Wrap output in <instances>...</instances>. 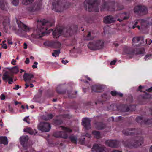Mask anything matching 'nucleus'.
<instances>
[{
  "instance_id": "55",
  "label": "nucleus",
  "mask_w": 152,
  "mask_h": 152,
  "mask_svg": "<svg viewBox=\"0 0 152 152\" xmlns=\"http://www.w3.org/2000/svg\"><path fill=\"white\" fill-rule=\"evenodd\" d=\"M116 62V61L115 60H114L111 62L110 63V65H114L115 64V63Z\"/></svg>"
},
{
  "instance_id": "39",
  "label": "nucleus",
  "mask_w": 152,
  "mask_h": 152,
  "mask_svg": "<svg viewBox=\"0 0 152 152\" xmlns=\"http://www.w3.org/2000/svg\"><path fill=\"white\" fill-rule=\"evenodd\" d=\"M53 123L56 126H59L62 123L63 121L61 119H56L54 120Z\"/></svg>"
},
{
  "instance_id": "11",
  "label": "nucleus",
  "mask_w": 152,
  "mask_h": 152,
  "mask_svg": "<svg viewBox=\"0 0 152 152\" xmlns=\"http://www.w3.org/2000/svg\"><path fill=\"white\" fill-rule=\"evenodd\" d=\"M39 130L42 132H48L51 128V126L48 123L42 122L38 126Z\"/></svg>"
},
{
  "instance_id": "45",
  "label": "nucleus",
  "mask_w": 152,
  "mask_h": 152,
  "mask_svg": "<svg viewBox=\"0 0 152 152\" xmlns=\"http://www.w3.org/2000/svg\"><path fill=\"white\" fill-rule=\"evenodd\" d=\"M34 0H23V4L25 5H27L28 4L32 3Z\"/></svg>"
},
{
  "instance_id": "56",
  "label": "nucleus",
  "mask_w": 152,
  "mask_h": 152,
  "mask_svg": "<svg viewBox=\"0 0 152 152\" xmlns=\"http://www.w3.org/2000/svg\"><path fill=\"white\" fill-rule=\"evenodd\" d=\"M21 86H19L17 85H16L15 87L13 88V89L15 90H18L20 88H21Z\"/></svg>"
},
{
  "instance_id": "17",
  "label": "nucleus",
  "mask_w": 152,
  "mask_h": 152,
  "mask_svg": "<svg viewBox=\"0 0 152 152\" xmlns=\"http://www.w3.org/2000/svg\"><path fill=\"white\" fill-rule=\"evenodd\" d=\"M138 22H140L141 24V28L142 29H145L147 28L149 24L147 22V21L142 19H138L135 22V26H137Z\"/></svg>"
},
{
  "instance_id": "42",
  "label": "nucleus",
  "mask_w": 152,
  "mask_h": 152,
  "mask_svg": "<svg viewBox=\"0 0 152 152\" xmlns=\"http://www.w3.org/2000/svg\"><path fill=\"white\" fill-rule=\"evenodd\" d=\"M68 138L72 142L75 144L77 143V138L75 137L73 135H71L69 136Z\"/></svg>"
},
{
  "instance_id": "32",
  "label": "nucleus",
  "mask_w": 152,
  "mask_h": 152,
  "mask_svg": "<svg viewBox=\"0 0 152 152\" xmlns=\"http://www.w3.org/2000/svg\"><path fill=\"white\" fill-rule=\"evenodd\" d=\"M67 93L68 95V96L69 98H72L75 97L76 96L77 92L76 91L75 93H72V91H67Z\"/></svg>"
},
{
  "instance_id": "61",
  "label": "nucleus",
  "mask_w": 152,
  "mask_h": 152,
  "mask_svg": "<svg viewBox=\"0 0 152 152\" xmlns=\"http://www.w3.org/2000/svg\"><path fill=\"white\" fill-rule=\"evenodd\" d=\"M66 61V62H65V61L64 60H62L61 61V62L63 63V64H66V63H68V61H67V60H66L65 61Z\"/></svg>"
},
{
  "instance_id": "46",
  "label": "nucleus",
  "mask_w": 152,
  "mask_h": 152,
  "mask_svg": "<svg viewBox=\"0 0 152 152\" xmlns=\"http://www.w3.org/2000/svg\"><path fill=\"white\" fill-rule=\"evenodd\" d=\"M53 117V116L52 114H49L45 116L44 119L45 120H49L52 119Z\"/></svg>"
},
{
  "instance_id": "58",
  "label": "nucleus",
  "mask_w": 152,
  "mask_h": 152,
  "mask_svg": "<svg viewBox=\"0 0 152 152\" xmlns=\"http://www.w3.org/2000/svg\"><path fill=\"white\" fill-rule=\"evenodd\" d=\"M146 91L148 92H151L152 91V86L149 88L146 89Z\"/></svg>"
},
{
  "instance_id": "33",
  "label": "nucleus",
  "mask_w": 152,
  "mask_h": 152,
  "mask_svg": "<svg viewBox=\"0 0 152 152\" xmlns=\"http://www.w3.org/2000/svg\"><path fill=\"white\" fill-rule=\"evenodd\" d=\"M110 94L111 95L113 96H117L122 97L123 96V94L115 91H111Z\"/></svg>"
},
{
  "instance_id": "19",
  "label": "nucleus",
  "mask_w": 152,
  "mask_h": 152,
  "mask_svg": "<svg viewBox=\"0 0 152 152\" xmlns=\"http://www.w3.org/2000/svg\"><path fill=\"white\" fill-rule=\"evenodd\" d=\"M63 29L61 28H57L53 32V35L54 38L57 39L61 35Z\"/></svg>"
},
{
  "instance_id": "60",
  "label": "nucleus",
  "mask_w": 152,
  "mask_h": 152,
  "mask_svg": "<svg viewBox=\"0 0 152 152\" xmlns=\"http://www.w3.org/2000/svg\"><path fill=\"white\" fill-rule=\"evenodd\" d=\"M29 62V59L28 58H27L26 59V60L25 61V63L26 64H28Z\"/></svg>"
},
{
  "instance_id": "49",
  "label": "nucleus",
  "mask_w": 152,
  "mask_h": 152,
  "mask_svg": "<svg viewBox=\"0 0 152 152\" xmlns=\"http://www.w3.org/2000/svg\"><path fill=\"white\" fill-rule=\"evenodd\" d=\"M12 2L14 5L16 6L18 5L19 3L18 0H11Z\"/></svg>"
},
{
  "instance_id": "8",
  "label": "nucleus",
  "mask_w": 152,
  "mask_h": 152,
  "mask_svg": "<svg viewBox=\"0 0 152 152\" xmlns=\"http://www.w3.org/2000/svg\"><path fill=\"white\" fill-rule=\"evenodd\" d=\"M122 133L125 135L135 136L141 134V131L140 129H124L122 131Z\"/></svg>"
},
{
  "instance_id": "51",
  "label": "nucleus",
  "mask_w": 152,
  "mask_h": 152,
  "mask_svg": "<svg viewBox=\"0 0 152 152\" xmlns=\"http://www.w3.org/2000/svg\"><path fill=\"white\" fill-rule=\"evenodd\" d=\"M146 42L147 44L150 45L152 43V40L150 39H146Z\"/></svg>"
},
{
  "instance_id": "18",
  "label": "nucleus",
  "mask_w": 152,
  "mask_h": 152,
  "mask_svg": "<svg viewBox=\"0 0 152 152\" xmlns=\"http://www.w3.org/2000/svg\"><path fill=\"white\" fill-rule=\"evenodd\" d=\"M123 53L124 55H134L133 48L129 46H125L124 48Z\"/></svg>"
},
{
  "instance_id": "21",
  "label": "nucleus",
  "mask_w": 152,
  "mask_h": 152,
  "mask_svg": "<svg viewBox=\"0 0 152 152\" xmlns=\"http://www.w3.org/2000/svg\"><path fill=\"white\" fill-rule=\"evenodd\" d=\"M117 109L121 112H126L129 111V108L127 104H121L117 106Z\"/></svg>"
},
{
  "instance_id": "7",
  "label": "nucleus",
  "mask_w": 152,
  "mask_h": 152,
  "mask_svg": "<svg viewBox=\"0 0 152 152\" xmlns=\"http://www.w3.org/2000/svg\"><path fill=\"white\" fill-rule=\"evenodd\" d=\"M61 129L64 131H59L55 132L53 136L57 138H62L66 139L68 137L66 133H70L72 132V130L69 128L64 126H61Z\"/></svg>"
},
{
  "instance_id": "28",
  "label": "nucleus",
  "mask_w": 152,
  "mask_h": 152,
  "mask_svg": "<svg viewBox=\"0 0 152 152\" xmlns=\"http://www.w3.org/2000/svg\"><path fill=\"white\" fill-rule=\"evenodd\" d=\"M10 21L9 18L7 17H5L3 22V25L4 28L7 29V26H10Z\"/></svg>"
},
{
  "instance_id": "1",
  "label": "nucleus",
  "mask_w": 152,
  "mask_h": 152,
  "mask_svg": "<svg viewBox=\"0 0 152 152\" xmlns=\"http://www.w3.org/2000/svg\"><path fill=\"white\" fill-rule=\"evenodd\" d=\"M54 24V22L51 23L45 19H41L38 21L37 27V29L34 34L36 38H39L45 35L46 33H50L53 31L52 29L49 30L48 28L52 26Z\"/></svg>"
},
{
  "instance_id": "57",
  "label": "nucleus",
  "mask_w": 152,
  "mask_h": 152,
  "mask_svg": "<svg viewBox=\"0 0 152 152\" xmlns=\"http://www.w3.org/2000/svg\"><path fill=\"white\" fill-rule=\"evenodd\" d=\"M16 62V61L14 59H12L11 61V63L13 65H16V64L15 63Z\"/></svg>"
},
{
  "instance_id": "44",
  "label": "nucleus",
  "mask_w": 152,
  "mask_h": 152,
  "mask_svg": "<svg viewBox=\"0 0 152 152\" xmlns=\"http://www.w3.org/2000/svg\"><path fill=\"white\" fill-rule=\"evenodd\" d=\"M60 53V50H54V52L52 53V55L53 56L56 57L59 56Z\"/></svg>"
},
{
  "instance_id": "47",
  "label": "nucleus",
  "mask_w": 152,
  "mask_h": 152,
  "mask_svg": "<svg viewBox=\"0 0 152 152\" xmlns=\"http://www.w3.org/2000/svg\"><path fill=\"white\" fill-rule=\"evenodd\" d=\"M53 42L46 41L45 42L44 44L46 46L52 47L53 45Z\"/></svg>"
},
{
  "instance_id": "29",
  "label": "nucleus",
  "mask_w": 152,
  "mask_h": 152,
  "mask_svg": "<svg viewBox=\"0 0 152 152\" xmlns=\"http://www.w3.org/2000/svg\"><path fill=\"white\" fill-rule=\"evenodd\" d=\"M145 50L143 48H133V52L134 54H141L144 53Z\"/></svg>"
},
{
  "instance_id": "6",
  "label": "nucleus",
  "mask_w": 152,
  "mask_h": 152,
  "mask_svg": "<svg viewBox=\"0 0 152 152\" xmlns=\"http://www.w3.org/2000/svg\"><path fill=\"white\" fill-rule=\"evenodd\" d=\"M104 46V42L102 40L93 41L88 43V47L90 49L97 50L102 49Z\"/></svg>"
},
{
  "instance_id": "54",
  "label": "nucleus",
  "mask_w": 152,
  "mask_h": 152,
  "mask_svg": "<svg viewBox=\"0 0 152 152\" xmlns=\"http://www.w3.org/2000/svg\"><path fill=\"white\" fill-rule=\"evenodd\" d=\"M0 98L1 100H4L5 98V96L4 94H2L0 96Z\"/></svg>"
},
{
  "instance_id": "48",
  "label": "nucleus",
  "mask_w": 152,
  "mask_h": 152,
  "mask_svg": "<svg viewBox=\"0 0 152 152\" xmlns=\"http://www.w3.org/2000/svg\"><path fill=\"white\" fill-rule=\"evenodd\" d=\"M56 91L57 92L60 94H64L66 93V91L65 90H59L58 88L56 89Z\"/></svg>"
},
{
  "instance_id": "37",
  "label": "nucleus",
  "mask_w": 152,
  "mask_h": 152,
  "mask_svg": "<svg viewBox=\"0 0 152 152\" xmlns=\"http://www.w3.org/2000/svg\"><path fill=\"white\" fill-rule=\"evenodd\" d=\"M94 38V36L93 34H91V32H89L88 34L86 37L85 39V40H93Z\"/></svg>"
},
{
  "instance_id": "12",
  "label": "nucleus",
  "mask_w": 152,
  "mask_h": 152,
  "mask_svg": "<svg viewBox=\"0 0 152 152\" xmlns=\"http://www.w3.org/2000/svg\"><path fill=\"white\" fill-rule=\"evenodd\" d=\"M136 122L141 125H148L152 124V119H144L142 116H138L136 119Z\"/></svg>"
},
{
  "instance_id": "16",
  "label": "nucleus",
  "mask_w": 152,
  "mask_h": 152,
  "mask_svg": "<svg viewBox=\"0 0 152 152\" xmlns=\"http://www.w3.org/2000/svg\"><path fill=\"white\" fill-rule=\"evenodd\" d=\"M91 120L88 118H84L82 120V124L86 130H88L91 129Z\"/></svg>"
},
{
  "instance_id": "15",
  "label": "nucleus",
  "mask_w": 152,
  "mask_h": 152,
  "mask_svg": "<svg viewBox=\"0 0 152 152\" xmlns=\"http://www.w3.org/2000/svg\"><path fill=\"white\" fill-rule=\"evenodd\" d=\"M105 144L108 146L114 148L118 147L119 142L116 140H107L105 141Z\"/></svg>"
},
{
  "instance_id": "24",
  "label": "nucleus",
  "mask_w": 152,
  "mask_h": 152,
  "mask_svg": "<svg viewBox=\"0 0 152 152\" xmlns=\"http://www.w3.org/2000/svg\"><path fill=\"white\" fill-rule=\"evenodd\" d=\"M8 8L7 3L6 0H0V8L2 10L7 11Z\"/></svg>"
},
{
  "instance_id": "50",
  "label": "nucleus",
  "mask_w": 152,
  "mask_h": 152,
  "mask_svg": "<svg viewBox=\"0 0 152 152\" xmlns=\"http://www.w3.org/2000/svg\"><path fill=\"white\" fill-rule=\"evenodd\" d=\"M152 55V54H150V55H145L144 57V59L145 60H148L149 59L150 57Z\"/></svg>"
},
{
  "instance_id": "22",
  "label": "nucleus",
  "mask_w": 152,
  "mask_h": 152,
  "mask_svg": "<svg viewBox=\"0 0 152 152\" xmlns=\"http://www.w3.org/2000/svg\"><path fill=\"white\" fill-rule=\"evenodd\" d=\"M115 21V19L111 15L106 16L104 18V22L106 24H110Z\"/></svg>"
},
{
  "instance_id": "40",
  "label": "nucleus",
  "mask_w": 152,
  "mask_h": 152,
  "mask_svg": "<svg viewBox=\"0 0 152 152\" xmlns=\"http://www.w3.org/2000/svg\"><path fill=\"white\" fill-rule=\"evenodd\" d=\"M92 133L95 136V137L97 139H99L101 137L100 133L99 131H93Z\"/></svg>"
},
{
  "instance_id": "13",
  "label": "nucleus",
  "mask_w": 152,
  "mask_h": 152,
  "mask_svg": "<svg viewBox=\"0 0 152 152\" xmlns=\"http://www.w3.org/2000/svg\"><path fill=\"white\" fill-rule=\"evenodd\" d=\"M150 95L145 92V94L143 95L140 96L138 98L139 103L140 104H145L147 102L148 99L150 98Z\"/></svg>"
},
{
  "instance_id": "20",
  "label": "nucleus",
  "mask_w": 152,
  "mask_h": 152,
  "mask_svg": "<svg viewBox=\"0 0 152 152\" xmlns=\"http://www.w3.org/2000/svg\"><path fill=\"white\" fill-rule=\"evenodd\" d=\"M20 143L23 146V147L25 148L27 146L28 140V137L27 136H22L20 137Z\"/></svg>"
},
{
  "instance_id": "35",
  "label": "nucleus",
  "mask_w": 152,
  "mask_h": 152,
  "mask_svg": "<svg viewBox=\"0 0 152 152\" xmlns=\"http://www.w3.org/2000/svg\"><path fill=\"white\" fill-rule=\"evenodd\" d=\"M0 144H3L7 145L8 144V141L7 138L6 136H1V139Z\"/></svg>"
},
{
  "instance_id": "30",
  "label": "nucleus",
  "mask_w": 152,
  "mask_h": 152,
  "mask_svg": "<svg viewBox=\"0 0 152 152\" xmlns=\"http://www.w3.org/2000/svg\"><path fill=\"white\" fill-rule=\"evenodd\" d=\"M123 19H118L117 20L119 22H121L123 20H126L129 18V13L128 12H124L122 14Z\"/></svg>"
},
{
  "instance_id": "64",
  "label": "nucleus",
  "mask_w": 152,
  "mask_h": 152,
  "mask_svg": "<svg viewBox=\"0 0 152 152\" xmlns=\"http://www.w3.org/2000/svg\"><path fill=\"white\" fill-rule=\"evenodd\" d=\"M2 47L5 49H7V47L6 44H4L2 46Z\"/></svg>"
},
{
  "instance_id": "9",
  "label": "nucleus",
  "mask_w": 152,
  "mask_h": 152,
  "mask_svg": "<svg viewBox=\"0 0 152 152\" xmlns=\"http://www.w3.org/2000/svg\"><path fill=\"white\" fill-rule=\"evenodd\" d=\"M13 75L8 71H6L3 75L2 80L5 82H8L9 84H11L13 82Z\"/></svg>"
},
{
  "instance_id": "52",
  "label": "nucleus",
  "mask_w": 152,
  "mask_h": 152,
  "mask_svg": "<svg viewBox=\"0 0 152 152\" xmlns=\"http://www.w3.org/2000/svg\"><path fill=\"white\" fill-rule=\"evenodd\" d=\"M102 98L107 99V94L106 93H104L102 95Z\"/></svg>"
},
{
  "instance_id": "23",
  "label": "nucleus",
  "mask_w": 152,
  "mask_h": 152,
  "mask_svg": "<svg viewBox=\"0 0 152 152\" xmlns=\"http://www.w3.org/2000/svg\"><path fill=\"white\" fill-rule=\"evenodd\" d=\"M91 89L93 91L96 92H101L103 91V88L100 85H94L92 86Z\"/></svg>"
},
{
  "instance_id": "14",
  "label": "nucleus",
  "mask_w": 152,
  "mask_h": 152,
  "mask_svg": "<svg viewBox=\"0 0 152 152\" xmlns=\"http://www.w3.org/2000/svg\"><path fill=\"white\" fill-rule=\"evenodd\" d=\"M134 11L135 13L140 12L145 15L147 13L148 10L147 8L144 6H137L134 7Z\"/></svg>"
},
{
  "instance_id": "26",
  "label": "nucleus",
  "mask_w": 152,
  "mask_h": 152,
  "mask_svg": "<svg viewBox=\"0 0 152 152\" xmlns=\"http://www.w3.org/2000/svg\"><path fill=\"white\" fill-rule=\"evenodd\" d=\"M18 24L19 28L21 29L26 31H29L30 28L21 21L18 23Z\"/></svg>"
},
{
  "instance_id": "25",
  "label": "nucleus",
  "mask_w": 152,
  "mask_h": 152,
  "mask_svg": "<svg viewBox=\"0 0 152 152\" xmlns=\"http://www.w3.org/2000/svg\"><path fill=\"white\" fill-rule=\"evenodd\" d=\"M23 77L25 81H30L34 77V75L31 73H25L23 76Z\"/></svg>"
},
{
  "instance_id": "63",
  "label": "nucleus",
  "mask_w": 152,
  "mask_h": 152,
  "mask_svg": "<svg viewBox=\"0 0 152 152\" xmlns=\"http://www.w3.org/2000/svg\"><path fill=\"white\" fill-rule=\"evenodd\" d=\"M28 10L29 11H30L32 12L34 11V8L33 7H29L28 8Z\"/></svg>"
},
{
  "instance_id": "4",
  "label": "nucleus",
  "mask_w": 152,
  "mask_h": 152,
  "mask_svg": "<svg viewBox=\"0 0 152 152\" xmlns=\"http://www.w3.org/2000/svg\"><path fill=\"white\" fill-rule=\"evenodd\" d=\"M143 139L141 136H136L134 138L129 141L126 140L124 142L125 145L129 148H136L141 145L143 143Z\"/></svg>"
},
{
  "instance_id": "3",
  "label": "nucleus",
  "mask_w": 152,
  "mask_h": 152,
  "mask_svg": "<svg viewBox=\"0 0 152 152\" xmlns=\"http://www.w3.org/2000/svg\"><path fill=\"white\" fill-rule=\"evenodd\" d=\"M99 1L100 0H86L83 3L85 8L88 11L97 12Z\"/></svg>"
},
{
  "instance_id": "53",
  "label": "nucleus",
  "mask_w": 152,
  "mask_h": 152,
  "mask_svg": "<svg viewBox=\"0 0 152 152\" xmlns=\"http://www.w3.org/2000/svg\"><path fill=\"white\" fill-rule=\"evenodd\" d=\"M34 64L35 65H33L32 66V67L34 69L37 68V67L36 65L38 64V63L37 62H34Z\"/></svg>"
},
{
  "instance_id": "43",
  "label": "nucleus",
  "mask_w": 152,
  "mask_h": 152,
  "mask_svg": "<svg viewBox=\"0 0 152 152\" xmlns=\"http://www.w3.org/2000/svg\"><path fill=\"white\" fill-rule=\"evenodd\" d=\"M82 20H83L84 22H86V23H91V18L88 17L84 16L82 18Z\"/></svg>"
},
{
  "instance_id": "38",
  "label": "nucleus",
  "mask_w": 152,
  "mask_h": 152,
  "mask_svg": "<svg viewBox=\"0 0 152 152\" xmlns=\"http://www.w3.org/2000/svg\"><path fill=\"white\" fill-rule=\"evenodd\" d=\"M61 45V43L58 41H56L53 42V45L52 47L56 48H60Z\"/></svg>"
},
{
  "instance_id": "31",
  "label": "nucleus",
  "mask_w": 152,
  "mask_h": 152,
  "mask_svg": "<svg viewBox=\"0 0 152 152\" xmlns=\"http://www.w3.org/2000/svg\"><path fill=\"white\" fill-rule=\"evenodd\" d=\"M24 131L26 132L29 133L31 135H35L37 133L36 132H34L33 130L30 127H27L24 129Z\"/></svg>"
},
{
  "instance_id": "62",
  "label": "nucleus",
  "mask_w": 152,
  "mask_h": 152,
  "mask_svg": "<svg viewBox=\"0 0 152 152\" xmlns=\"http://www.w3.org/2000/svg\"><path fill=\"white\" fill-rule=\"evenodd\" d=\"M71 28H69V29L67 30H66V32L67 33H70V32L71 31Z\"/></svg>"
},
{
  "instance_id": "59",
  "label": "nucleus",
  "mask_w": 152,
  "mask_h": 152,
  "mask_svg": "<svg viewBox=\"0 0 152 152\" xmlns=\"http://www.w3.org/2000/svg\"><path fill=\"white\" fill-rule=\"evenodd\" d=\"M7 42L8 44L9 45H12L13 44V43L12 42V41L11 40L8 39L7 40Z\"/></svg>"
},
{
  "instance_id": "27",
  "label": "nucleus",
  "mask_w": 152,
  "mask_h": 152,
  "mask_svg": "<svg viewBox=\"0 0 152 152\" xmlns=\"http://www.w3.org/2000/svg\"><path fill=\"white\" fill-rule=\"evenodd\" d=\"M92 151L96 152H103L104 150L102 148L100 147L98 144H96L93 145L92 148Z\"/></svg>"
},
{
  "instance_id": "41",
  "label": "nucleus",
  "mask_w": 152,
  "mask_h": 152,
  "mask_svg": "<svg viewBox=\"0 0 152 152\" xmlns=\"http://www.w3.org/2000/svg\"><path fill=\"white\" fill-rule=\"evenodd\" d=\"M123 118L121 116H119L116 118L115 120L114 118L112 117L110 119V120L113 121H120L123 120Z\"/></svg>"
},
{
  "instance_id": "5",
  "label": "nucleus",
  "mask_w": 152,
  "mask_h": 152,
  "mask_svg": "<svg viewBox=\"0 0 152 152\" xmlns=\"http://www.w3.org/2000/svg\"><path fill=\"white\" fill-rule=\"evenodd\" d=\"M61 0H55L53 2L52 10L56 12H61L68 7V6H66L65 4L62 3Z\"/></svg>"
},
{
  "instance_id": "34",
  "label": "nucleus",
  "mask_w": 152,
  "mask_h": 152,
  "mask_svg": "<svg viewBox=\"0 0 152 152\" xmlns=\"http://www.w3.org/2000/svg\"><path fill=\"white\" fill-rule=\"evenodd\" d=\"M7 69L14 73H17L19 72L18 68L17 66H15L12 68H7Z\"/></svg>"
},
{
  "instance_id": "10",
  "label": "nucleus",
  "mask_w": 152,
  "mask_h": 152,
  "mask_svg": "<svg viewBox=\"0 0 152 152\" xmlns=\"http://www.w3.org/2000/svg\"><path fill=\"white\" fill-rule=\"evenodd\" d=\"M142 37H134L132 39V45L134 47L144 45Z\"/></svg>"
},
{
  "instance_id": "2",
  "label": "nucleus",
  "mask_w": 152,
  "mask_h": 152,
  "mask_svg": "<svg viewBox=\"0 0 152 152\" xmlns=\"http://www.w3.org/2000/svg\"><path fill=\"white\" fill-rule=\"evenodd\" d=\"M102 0L103 4L101 7V11H115L116 10H123L124 7L123 5L120 4H118L117 6L116 10L115 8V2H107V1H104Z\"/></svg>"
},
{
  "instance_id": "36",
  "label": "nucleus",
  "mask_w": 152,
  "mask_h": 152,
  "mask_svg": "<svg viewBox=\"0 0 152 152\" xmlns=\"http://www.w3.org/2000/svg\"><path fill=\"white\" fill-rule=\"evenodd\" d=\"M105 125L102 122L98 123L96 124V127L98 129H103L105 127Z\"/></svg>"
}]
</instances>
